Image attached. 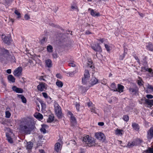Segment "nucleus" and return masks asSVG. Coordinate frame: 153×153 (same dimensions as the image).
Listing matches in <instances>:
<instances>
[{
	"instance_id": "nucleus-56",
	"label": "nucleus",
	"mask_w": 153,
	"mask_h": 153,
	"mask_svg": "<svg viewBox=\"0 0 153 153\" xmlns=\"http://www.w3.org/2000/svg\"><path fill=\"white\" fill-rule=\"evenodd\" d=\"M52 56L53 58L56 59L58 57V55L56 53H53L52 54Z\"/></svg>"
},
{
	"instance_id": "nucleus-28",
	"label": "nucleus",
	"mask_w": 153,
	"mask_h": 153,
	"mask_svg": "<svg viewBox=\"0 0 153 153\" xmlns=\"http://www.w3.org/2000/svg\"><path fill=\"white\" fill-rule=\"evenodd\" d=\"M6 137L8 142L11 143H13V141L11 137L10 136L9 133H6Z\"/></svg>"
},
{
	"instance_id": "nucleus-61",
	"label": "nucleus",
	"mask_w": 153,
	"mask_h": 153,
	"mask_svg": "<svg viewBox=\"0 0 153 153\" xmlns=\"http://www.w3.org/2000/svg\"><path fill=\"white\" fill-rule=\"evenodd\" d=\"M104 124V123L103 122H99L98 123V125L101 126H103Z\"/></svg>"
},
{
	"instance_id": "nucleus-9",
	"label": "nucleus",
	"mask_w": 153,
	"mask_h": 153,
	"mask_svg": "<svg viewBox=\"0 0 153 153\" xmlns=\"http://www.w3.org/2000/svg\"><path fill=\"white\" fill-rule=\"evenodd\" d=\"M91 48L95 51L99 52L102 51V49L99 43L93 44L91 45Z\"/></svg>"
},
{
	"instance_id": "nucleus-12",
	"label": "nucleus",
	"mask_w": 153,
	"mask_h": 153,
	"mask_svg": "<svg viewBox=\"0 0 153 153\" xmlns=\"http://www.w3.org/2000/svg\"><path fill=\"white\" fill-rule=\"evenodd\" d=\"M147 137L149 140H150L153 138V127H151L148 131Z\"/></svg>"
},
{
	"instance_id": "nucleus-41",
	"label": "nucleus",
	"mask_w": 153,
	"mask_h": 153,
	"mask_svg": "<svg viewBox=\"0 0 153 153\" xmlns=\"http://www.w3.org/2000/svg\"><path fill=\"white\" fill-rule=\"evenodd\" d=\"M5 117L7 118H9L11 116V114L9 111H6L5 112Z\"/></svg>"
},
{
	"instance_id": "nucleus-32",
	"label": "nucleus",
	"mask_w": 153,
	"mask_h": 153,
	"mask_svg": "<svg viewBox=\"0 0 153 153\" xmlns=\"http://www.w3.org/2000/svg\"><path fill=\"white\" fill-rule=\"evenodd\" d=\"M54 116L53 115H50L49 116L48 120H47V122L51 123L53 122L54 120Z\"/></svg>"
},
{
	"instance_id": "nucleus-37",
	"label": "nucleus",
	"mask_w": 153,
	"mask_h": 153,
	"mask_svg": "<svg viewBox=\"0 0 153 153\" xmlns=\"http://www.w3.org/2000/svg\"><path fill=\"white\" fill-rule=\"evenodd\" d=\"M111 87L112 88V89H111V90L113 91H114V90L117 89L116 84L114 83H113L111 84Z\"/></svg>"
},
{
	"instance_id": "nucleus-53",
	"label": "nucleus",
	"mask_w": 153,
	"mask_h": 153,
	"mask_svg": "<svg viewBox=\"0 0 153 153\" xmlns=\"http://www.w3.org/2000/svg\"><path fill=\"white\" fill-rule=\"evenodd\" d=\"M147 88L151 89L153 92V86L148 84L147 86Z\"/></svg>"
},
{
	"instance_id": "nucleus-15",
	"label": "nucleus",
	"mask_w": 153,
	"mask_h": 153,
	"mask_svg": "<svg viewBox=\"0 0 153 153\" xmlns=\"http://www.w3.org/2000/svg\"><path fill=\"white\" fill-rule=\"evenodd\" d=\"M33 143L31 141L27 142L25 146L26 149L29 151H30L33 147Z\"/></svg>"
},
{
	"instance_id": "nucleus-13",
	"label": "nucleus",
	"mask_w": 153,
	"mask_h": 153,
	"mask_svg": "<svg viewBox=\"0 0 153 153\" xmlns=\"http://www.w3.org/2000/svg\"><path fill=\"white\" fill-rule=\"evenodd\" d=\"M12 89L13 91L16 92V93H22L23 92V90L22 88H18L15 85L13 86L12 87Z\"/></svg>"
},
{
	"instance_id": "nucleus-20",
	"label": "nucleus",
	"mask_w": 153,
	"mask_h": 153,
	"mask_svg": "<svg viewBox=\"0 0 153 153\" xmlns=\"http://www.w3.org/2000/svg\"><path fill=\"white\" fill-rule=\"evenodd\" d=\"M89 10H91L90 14L91 16H100V14L99 13H95V12L94 11V10L93 9H91L89 8L88 9Z\"/></svg>"
},
{
	"instance_id": "nucleus-43",
	"label": "nucleus",
	"mask_w": 153,
	"mask_h": 153,
	"mask_svg": "<svg viewBox=\"0 0 153 153\" xmlns=\"http://www.w3.org/2000/svg\"><path fill=\"white\" fill-rule=\"evenodd\" d=\"M129 117L127 115H124L123 117V119L126 122H127L129 120Z\"/></svg>"
},
{
	"instance_id": "nucleus-36",
	"label": "nucleus",
	"mask_w": 153,
	"mask_h": 153,
	"mask_svg": "<svg viewBox=\"0 0 153 153\" xmlns=\"http://www.w3.org/2000/svg\"><path fill=\"white\" fill-rule=\"evenodd\" d=\"M88 67L91 68L92 69L94 68V66L92 65L93 62L91 60L90 61H88Z\"/></svg>"
},
{
	"instance_id": "nucleus-38",
	"label": "nucleus",
	"mask_w": 153,
	"mask_h": 153,
	"mask_svg": "<svg viewBox=\"0 0 153 153\" xmlns=\"http://www.w3.org/2000/svg\"><path fill=\"white\" fill-rule=\"evenodd\" d=\"M88 79V78H85L84 77L82 78V82L84 85L86 84Z\"/></svg>"
},
{
	"instance_id": "nucleus-8",
	"label": "nucleus",
	"mask_w": 153,
	"mask_h": 153,
	"mask_svg": "<svg viewBox=\"0 0 153 153\" xmlns=\"http://www.w3.org/2000/svg\"><path fill=\"white\" fill-rule=\"evenodd\" d=\"M47 85L44 82H40L37 86V89L38 91L41 92L44 91V89H47Z\"/></svg>"
},
{
	"instance_id": "nucleus-5",
	"label": "nucleus",
	"mask_w": 153,
	"mask_h": 153,
	"mask_svg": "<svg viewBox=\"0 0 153 153\" xmlns=\"http://www.w3.org/2000/svg\"><path fill=\"white\" fill-rule=\"evenodd\" d=\"M54 111L56 115L59 119L62 118V117L61 109L58 104L56 106H55Z\"/></svg>"
},
{
	"instance_id": "nucleus-24",
	"label": "nucleus",
	"mask_w": 153,
	"mask_h": 153,
	"mask_svg": "<svg viewBox=\"0 0 153 153\" xmlns=\"http://www.w3.org/2000/svg\"><path fill=\"white\" fill-rule=\"evenodd\" d=\"M147 49L149 51H153V45L151 42H149L146 45Z\"/></svg>"
},
{
	"instance_id": "nucleus-62",
	"label": "nucleus",
	"mask_w": 153,
	"mask_h": 153,
	"mask_svg": "<svg viewBox=\"0 0 153 153\" xmlns=\"http://www.w3.org/2000/svg\"><path fill=\"white\" fill-rule=\"evenodd\" d=\"M6 72L8 74H10L11 73V70L10 69H8L7 70Z\"/></svg>"
},
{
	"instance_id": "nucleus-44",
	"label": "nucleus",
	"mask_w": 153,
	"mask_h": 153,
	"mask_svg": "<svg viewBox=\"0 0 153 153\" xmlns=\"http://www.w3.org/2000/svg\"><path fill=\"white\" fill-rule=\"evenodd\" d=\"M126 54V53H123L122 55H120L119 56V59L121 60H123Z\"/></svg>"
},
{
	"instance_id": "nucleus-39",
	"label": "nucleus",
	"mask_w": 153,
	"mask_h": 153,
	"mask_svg": "<svg viewBox=\"0 0 153 153\" xmlns=\"http://www.w3.org/2000/svg\"><path fill=\"white\" fill-rule=\"evenodd\" d=\"M143 69L145 70H146V71H147L149 72L150 73H152V74L153 73L152 72V70L151 68H146V67H144L143 68Z\"/></svg>"
},
{
	"instance_id": "nucleus-51",
	"label": "nucleus",
	"mask_w": 153,
	"mask_h": 153,
	"mask_svg": "<svg viewBox=\"0 0 153 153\" xmlns=\"http://www.w3.org/2000/svg\"><path fill=\"white\" fill-rule=\"evenodd\" d=\"M105 48H106L107 51H110V46L108 45L105 44Z\"/></svg>"
},
{
	"instance_id": "nucleus-54",
	"label": "nucleus",
	"mask_w": 153,
	"mask_h": 153,
	"mask_svg": "<svg viewBox=\"0 0 153 153\" xmlns=\"http://www.w3.org/2000/svg\"><path fill=\"white\" fill-rule=\"evenodd\" d=\"M76 109L78 111H79V107L80 105L78 103L76 102Z\"/></svg>"
},
{
	"instance_id": "nucleus-47",
	"label": "nucleus",
	"mask_w": 153,
	"mask_h": 153,
	"mask_svg": "<svg viewBox=\"0 0 153 153\" xmlns=\"http://www.w3.org/2000/svg\"><path fill=\"white\" fill-rule=\"evenodd\" d=\"M146 99L145 97H144V98L141 99L140 100V101H139V103L140 104H142L143 103H144V102H145V103H146Z\"/></svg>"
},
{
	"instance_id": "nucleus-57",
	"label": "nucleus",
	"mask_w": 153,
	"mask_h": 153,
	"mask_svg": "<svg viewBox=\"0 0 153 153\" xmlns=\"http://www.w3.org/2000/svg\"><path fill=\"white\" fill-rule=\"evenodd\" d=\"M50 26H51L53 27H58L59 26V25H55L53 23H51L50 24Z\"/></svg>"
},
{
	"instance_id": "nucleus-46",
	"label": "nucleus",
	"mask_w": 153,
	"mask_h": 153,
	"mask_svg": "<svg viewBox=\"0 0 153 153\" xmlns=\"http://www.w3.org/2000/svg\"><path fill=\"white\" fill-rule=\"evenodd\" d=\"M123 130H120V129H117L116 130V132H117V134H121L122 135V132L123 131Z\"/></svg>"
},
{
	"instance_id": "nucleus-18",
	"label": "nucleus",
	"mask_w": 153,
	"mask_h": 153,
	"mask_svg": "<svg viewBox=\"0 0 153 153\" xmlns=\"http://www.w3.org/2000/svg\"><path fill=\"white\" fill-rule=\"evenodd\" d=\"M45 66L49 68H50L52 66V62L51 60L49 59H48L45 60Z\"/></svg>"
},
{
	"instance_id": "nucleus-49",
	"label": "nucleus",
	"mask_w": 153,
	"mask_h": 153,
	"mask_svg": "<svg viewBox=\"0 0 153 153\" xmlns=\"http://www.w3.org/2000/svg\"><path fill=\"white\" fill-rule=\"evenodd\" d=\"M147 56H145L143 59V62L145 64H147Z\"/></svg>"
},
{
	"instance_id": "nucleus-58",
	"label": "nucleus",
	"mask_w": 153,
	"mask_h": 153,
	"mask_svg": "<svg viewBox=\"0 0 153 153\" xmlns=\"http://www.w3.org/2000/svg\"><path fill=\"white\" fill-rule=\"evenodd\" d=\"M24 18L26 20H27L29 19H30V17L27 14H26L25 15Z\"/></svg>"
},
{
	"instance_id": "nucleus-42",
	"label": "nucleus",
	"mask_w": 153,
	"mask_h": 153,
	"mask_svg": "<svg viewBox=\"0 0 153 153\" xmlns=\"http://www.w3.org/2000/svg\"><path fill=\"white\" fill-rule=\"evenodd\" d=\"M142 82H143V81L142 79L137 80V84L140 86H141L143 85V84L142 83Z\"/></svg>"
},
{
	"instance_id": "nucleus-31",
	"label": "nucleus",
	"mask_w": 153,
	"mask_h": 153,
	"mask_svg": "<svg viewBox=\"0 0 153 153\" xmlns=\"http://www.w3.org/2000/svg\"><path fill=\"white\" fill-rule=\"evenodd\" d=\"M53 48L52 46L50 45H48L47 46V50L49 53H52L53 51Z\"/></svg>"
},
{
	"instance_id": "nucleus-27",
	"label": "nucleus",
	"mask_w": 153,
	"mask_h": 153,
	"mask_svg": "<svg viewBox=\"0 0 153 153\" xmlns=\"http://www.w3.org/2000/svg\"><path fill=\"white\" fill-rule=\"evenodd\" d=\"M8 79L12 82H14L15 81V78L12 75H9L7 77Z\"/></svg>"
},
{
	"instance_id": "nucleus-45",
	"label": "nucleus",
	"mask_w": 153,
	"mask_h": 153,
	"mask_svg": "<svg viewBox=\"0 0 153 153\" xmlns=\"http://www.w3.org/2000/svg\"><path fill=\"white\" fill-rule=\"evenodd\" d=\"M14 13L18 16L17 18H20L21 17V14L19 12V11L17 10H15L14 11Z\"/></svg>"
},
{
	"instance_id": "nucleus-1",
	"label": "nucleus",
	"mask_w": 153,
	"mask_h": 153,
	"mask_svg": "<svg viewBox=\"0 0 153 153\" xmlns=\"http://www.w3.org/2000/svg\"><path fill=\"white\" fill-rule=\"evenodd\" d=\"M21 131L26 134H30L31 131L36 128L35 123L31 120H27L25 123V125L20 126Z\"/></svg>"
},
{
	"instance_id": "nucleus-16",
	"label": "nucleus",
	"mask_w": 153,
	"mask_h": 153,
	"mask_svg": "<svg viewBox=\"0 0 153 153\" xmlns=\"http://www.w3.org/2000/svg\"><path fill=\"white\" fill-rule=\"evenodd\" d=\"M124 87L123 86L120 84H118L117 85V89L114 90V92H118L120 93L123 92V89Z\"/></svg>"
},
{
	"instance_id": "nucleus-11",
	"label": "nucleus",
	"mask_w": 153,
	"mask_h": 153,
	"mask_svg": "<svg viewBox=\"0 0 153 153\" xmlns=\"http://www.w3.org/2000/svg\"><path fill=\"white\" fill-rule=\"evenodd\" d=\"M139 89L136 85H135L134 88H129V91L131 94L135 95L138 93Z\"/></svg>"
},
{
	"instance_id": "nucleus-10",
	"label": "nucleus",
	"mask_w": 153,
	"mask_h": 153,
	"mask_svg": "<svg viewBox=\"0 0 153 153\" xmlns=\"http://www.w3.org/2000/svg\"><path fill=\"white\" fill-rule=\"evenodd\" d=\"M22 67H19L14 71L13 74L15 76L19 77L22 74Z\"/></svg>"
},
{
	"instance_id": "nucleus-33",
	"label": "nucleus",
	"mask_w": 153,
	"mask_h": 153,
	"mask_svg": "<svg viewBox=\"0 0 153 153\" xmlns=\"http://www.w3.org/2000/svg\"><path fill=\"white\" fill-rule=\"evenodd\" d=\"M90 76L89 71L88 70H85L84 74V77L85 78H88Z\"/></svg>"
},
{
	"instance_id": "nucleus-64",
	"label": "nucleus",
	"mask_w": 153,
	"mask_h": 153,
	"mask_svg": "<svg viewBox=\"0 0 153 153\" xmlns=\"http://www.w3.org/2000/svg\"><path fill=\"white\" fill-rule=\"evenodd\" d=\"M39 152L40 153H45L44 150L43 149H40L39 150Z\"/></svg>"
},
{
	"instance_id": "nucleus-29",
	"label": "nucleus",
	"mask_w": 153,
	"mask_h": 153,
	"mask_svg": "<svg viewBox=\"0 0 153 153\" xmlns=\"http://www.w3.org/2000/svg\"><path fill=\"white\" fill-rule=\"evenodd\" d=\"M143 153H153V148L149 147L147 150L143 151Z\"/></svg>"
},
{
	"instance_id": "nucleus-25",
	"label": "nucleus",
	"mask_w": 153,
	"mask_h": 153,
	"mask_svg": "<svg viewBox=\"0 0 153 153\" xmlns=\"http://www.w3.org/2000/svg\"><path fill=\"white\" fill-rule=\"evenodd\" d=\"M146 104L151 106H153V100L146 99Z\"/></svg>"
},
{
	"instance_id": "nucleus-63",
	"label": "nucleus",
	"mask_w": 153,
	"mask_h": 153,
	"mask_svg": "<svg viewBox=\"0 0 153 153\" xmlns=\"http://www.w3.org/2000/svg\"><path fill=\"white\" fill-rule=\"evenodd\" d=\"M87 105L88 106V107L91 106L92 104V103L91 102H88L86 103Z\"/></svg>"
},
{
	"instance_id": "nucleus-6",
	"label": "nucleus",
	"mask_w": 153,
	"mask_h": 153,
	"mask_svg": "<svg viewBox=\"0 0 153 153\" xmlns=\"http://www.w3.org/2000/svg\"><path fill=\"white\" fill-rule=\"evenodd\" d=\"M143 142V140L138 138L134 140L130 143L128 142L127 144V146L129 147H131L134 146H137Z\"/></svg>"
},
{
	"instance_id": "nucleus-17",
	"label": "nucleus",
	"mask_w": 153,
	"mask_h": 153,
	"mask_svg": "<svg viewBox=\"0 0 153 153\" xmlns=\"http://www.w3.org/2000/svg\"><path fill=\"white\" fill-rule=\"evenodd\" d=\"M34 117L40 120H42L43 118V115L39 113H36L34 115Z\"/></svg>"
},
{
	"instance_id": "nucleus-55",
	"label": "nucleus",
	"mask_w": 153,
	"mask_h": 153,
	"mask_svg": "<svg viewBox=\"0 0 153 153\" xmlns=\"http://www.w3.org/2000/svg\"><path fill=\"white\" fill-rule=\"evenodd\" d=\"M40 131L41 132H43V133L44 134L46 133V130L45 128H42L40 129Z\"/></svg>"
},
{
	"instance_id": "nucleus-26",
	"label": "nucleus",
	"mask_w": 153,
	"mask_h": 153,
	"mask_svg": "<svg viewBox=\"0 0 153 153\" xmlns=\"http://www.w3.org/2000/svg\"><path fill=\"white\" fill-rule=\"evenodd\" d=\"M71 125L72 126H74V125H75L76 123V120L75 117L74 116H71Z\"/></svg>"
},
{
	"instance_id": "nucleus-2",
	"label": "nucleus",
	"mask_w": 153,
	"mask_h": 153,
	"mask_svg": "<svg viewBox=\"0 0 153 153\" xmlns=\"http://www.w3.org/2000/svg\"><path fill=\"white\" fill-rule=\"evenodd\" d=\"M69 34L68 33H58L56 34V37L59 42L63 44L65 46H68L69 43V38L67 36V35Z\"/></svg>"
},
{
	"instance_id": "nucleus-7",
	"label": "nucleus",
	"mask_w": 153,
	"mask_h": 153,
	"mask_svg": "<svg viewBox=\"0 0 153 153\" xmlns=\"http://www.w3.org/2000/svg\"><path fill=\"white\" fill-rule=\"evenodd\" d=\"M96 138L99 140L104 142L105 140V135L101 132H97L95 134Z\"/></svg>"
},
{
	"instance_id": "nucleus-40",
	"label": "nucleus",
	"mask_w": 153,
	"mask_h": 153,
	"mask_svg": "<svg viewBox=\"0 0 153 153\" xmlns=\"http://www.w3.org/2000/svg\"><path fill=\"white\" fill-rule=\"evenodd\" d=\"M79 89L82 90V92H86L87 90V89L86 88L82 86H80Z\"/></svg>"
},
{
	"instance_id": "nucleus-19",
	"label": "nucleus",
	"mask_w": 153,
	"mask_h": 153,
	"mask_svg": "<svg viewBox=\"0 0 153 153\" xmlns=\"http://www.w3.org/2000/svg\"><path fill=\"white\" fill-rule=\"evenodd\" d=\"M61 146V144L59 142L56 143L54 145V149L57 152L59 151Z\"/></svg>"
},
{
	"instance_id": "nucleus-22",
	"label": "nucleus",
	"mask_w": 153,
	"mask_h": 153,
	"mask_svg": "<svg viewBox=\"0 0 153 153\" xmlns=\"http://www.w3.org/2000/svg\"><path fill=\"white\" fill-rule=\"evenodd\" d=\"M17 97L18 98L21 99L22 102L24 103L27 102V100L25 97L22 94H17Z\"/></svg>"
},
{
	"instance_id": "nucleus-21",
	"label": "nucleus",
	"mask_w": 153,
	"mask_h": 153,
	"mask_svg": "<svg viewBox=\"0 0 153 153\" xmlns=\"http://www.w3.org/2000/svg\"><path fill=\"white\" fill-rule=\"evenodd\" d=\"M132 126L134 129L137 131H138L140 129V126L138 124L135 123H133L132 124Z\"/></svg>"
},
{
	"instance_id": "nucleus-30",
	"label": "nucleus",
	"mask_w": 153,
	"mask_h": 153,
	"mask_svg": "<svg viewBox=\"0 0 153 153\" xmlns=\"http://www.w3.org/2000/svg\"><path fill=\"white\" fill-rule=\"evenodd\" d=\"M8 56L12 63H16V59L13 55H9Z\"/></svg>"
},
{
	"instance_id": "nucleus-34",
	"label": "nucleus",
	"mask_w": 153,
	"mask_h": 153,
	"mask_svg": "<svg viewBox=\"0 0 153 153\" xmlns=\"http://www.w3.org/2000/svg\"><path fill=\"white\" fill-rule=\"evenodd\" d=\"M39 101L41 104L42 109H45L46 108V105L44 103V101L41 100H40Z\"/></svg>"
},
{
	"instance_id": "nucleus-52",
	"label": "nucleus",
	"mask_w": 153,
	"mask_h": 153,
	"mask_svg": "<svg viewBox=\"0 0 153 153\" xmlns=\"http://www.w3.org/2000/svg\"><path fill=\"white\" fill-rule=\"evenodd\" d=\"M146 97L148 99H152L153 98V96L151 94H147Z\"/></svg>"
},
{
	"instance_id": "nucleus-4",
	"label": "nucleus",
	"mask_w": 153,
	"mask_h": 153,
	"mask_svg": "<svg viewBox=\"0 0 153 153\" xmlns=\"http://www.w3.org/2000/svg\"><path fill=\"white\" fill-rule=\"evenodd\" d=\"M1 38L3 42L8 45H9L12 41L11 37L10 36H6L4 34H2Z\"/></svg>"
},
{
	"instance_id": "nucleus-35",
	"label": "nucleus",
	"mask_w": 153,
	"mask_h": 153,
	"mask_svg": "<svg viewBox=\"0 0 153 153\" xmlns=\"http://www.w3.org/2000/svg\"><path fill=\"white\" fill-rule=\"evenodd\" d=\"M56 85L59 87H62L63 85V84L60 81H58L56 82Z\"/></svg>"
},
{
	"instance_id": "nucleus-14",
	"label": "nucleus",
	"mask_w": 153,
	"mask_h": 153,
	"mask_svg": "<svg viewBox=\"0 0 153 153\" xmlns=\"http://www.w3.org/2000/svg\"><path fill=\"white\" fill-rule=\"evenodd\" d=\"M0 54L3 55H7L8 56L10 54L9 51L4 48H0Z\"/></svg>"
},
{
	"instance_id": "nucleus-3",
	"label": "nucleus",
	"mask_w": 153,
	"mask_h": 153,
	"mask_svg": "<svg viewBox=\"0 0 153 153\" xmlns=\"http://www.w3.org/2000/svg\"><path fill=\"white\" fill-rule=\"evenodd\" d=\"M82 141L86 143L89 146H95L96 140L93 138L92 137H89L88 135H86L82 139Z\"/></svg>"
},
{
	"instance_id": "nucleus-60",
	"label": "nucleus",
	"mask_w": 153,
	"mask_h": 153,
	"mask_svg": "<svg viewBox=\"0 0 153 153\" xmlns=\"http://www.w3.org/2000/svg\"><path fill=\"white\" fill-rule=\"evenodd\" d=\"M69 66L72 67H75L76 65L73 63H69Z\"/></svg>"
},
{
	"instance_id": "nucleus-48",
	"label": "nucleus",
	"mask_w": 153,
	"mask_h": 153,
	"mask_svg": "<svg viewBox=\"0 0 153 153\" xmlns=\"http://www.w3.org/2000/svg\"><path fill=\"white\" fill-rule=\"evenodd\" d=\"M47 40L46 37H44L42 39L40 40V42L41 44L44 43V42Z\"/></svg>"
},
{
	"instance_id": "nucleus-59",
	"label": "nucleus",
	"mask_w": 153,
	"mask_h": 153,
	"mask_svg": "<svg viewBox=\"0 0 153 153\" xmlns=\"http://www.w3.org/2000/svg\"><path fill=\"white\" fill-rule=\"evenodd\" d=\"M56 76L57 77V78L59 79H61L62 78V76L61 75L59 74H56Z\"/></svg>"
},
{
	"instance_id": "nucleus-23",
	"label": "nucleus",
	"mask_w": 153,
	"mask_h": 153,
	"mask_svg": "<svg viewBox=\"0 0 153 153\" xmlns=\"http://www.w3.org/2000/svg\"><path fill=\"white\" fill-rule=\"evenodd\" d=\"M91 86H93L98 82L99 80L94 77L91 79Z\"/></svg>"
},
{
	"instance_id": "nucleus-50",
	"label": "nucleus",
	"mask_w": 153,
	"mask_h": 153,
	"mask_svg": "<svg viewBox=\"0 0 153 153\" xmlns=\"http://www.w3.org/2000/svg\"><path fill=\"white\" fill-rule=\"evenodd\" d=\"M43 97L47 99L48 98V96L47 94L45 92H43L42 93Z\"/></svg>"
}]
</instances>
